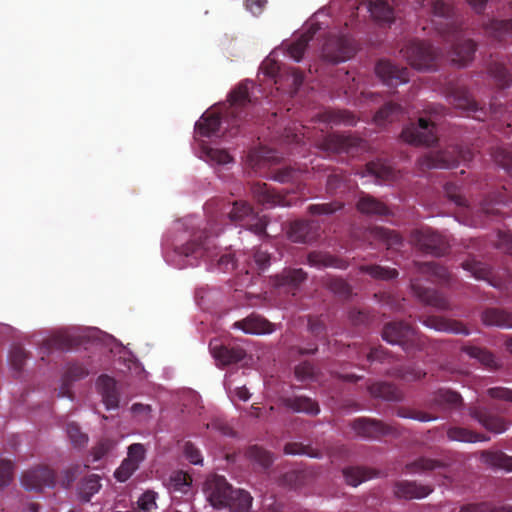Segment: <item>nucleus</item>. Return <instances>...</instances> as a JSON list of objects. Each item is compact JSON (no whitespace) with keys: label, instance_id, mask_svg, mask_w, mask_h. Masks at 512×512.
Segmentation results:
<instances>
[{"label":"nucleus","instance_id":"1a4fd4ad","mask_svg":"<svg viewBox=\"0 0 512 512\" xmlns=\"http://www.w3.org/2000/svg\"><path fill=\"white\" fill-rule=\"evenodd\" d=\"M228 218L232 223L245 226L257 235H262L266 231V221L259 218L253 207L246 201H235L228 213Z\"/></svg>","mask_w":512,"mask_h":512},{"label":"nucleus","instance_id":"bf43d9fd","mask_svg":"<svg viewBox=\"0 0 512 512\" xmlns=\"http://www.w3.org/2000/svg\"><path fill=\"white\" fill-rule=\"evenodd\" d=\"M66 432L70 442L75 448H82L88 443V435L83 433L75 422L67 424Z\"/></svg>","mask_w":512,"mask_h":512},{"label":"nucleus","instance_id":"5701e85b","mask_svg":"<svg viewBox=\"0 0 512 512\" xmlns=\"http://www.w3.org/2000/svg\"><path fill=\"white\" fill-rule=\"evenodd\" d=\"M251 193L254 199L265 206L273 207L276 205L280 206H289L291 205L290 201L286 199L285 196L280 193L275 192L270 186L266 183H254L251 186Z\"/></svg>","mask_w":512,"mask_h":512},{"label":"nucleus","instance_id":"ea45409f","mask_svg":"<svg viewBox=\"0 0 512 512\" xmlns=\"http://www.w3.org/2000/svg\"><path fill=\"white\" fill-rule=\"evenodd\" d=\"M371 396L388 401H399L402 398L401 391L388 382H375L368 386Z\"/></svg>","mask_w":512,"mask_h":512},{"label":"nucleus","instance_id":"393cba45","mask_svg":"<svg viewBox=\"0 0 512 512\" xmlns=\"http://www.w3.org/2000/svg\"><path fill=\"white\" fill-rule=\"evenodd\" d=\"M99 393L102 396L106 408L115 409L119 405V394L115 380L108 375H101L96 382Z\"/></svg>","mask_w":512,"mask_h":512},{"label":"nucleus","instance_id":"7ed1b4c3","mask_svg":"<svg viewBox=\"0 0 512 512\" xmlns=\"http://www.w3.org/2000/svg\"><path fill=\"white\" fill-rule=\"evenodd\" d=\"M473 159V152L468 147L449 146L444 150L429 152L423 155L418 164L422 170L426 169H450L461 162H469Z\"/></svg>","mask_w":512,"mask_h":512},{"label":"nucleus","instance_id":"09e8293b","mask_svg":"<svg viewBox=\"0 0 512 512\" xmlns=\"http://www.w3.org/2000/svg\"><path fill=\"white\" fill-rule=\"evenodd\" d=\"M445 464L439 460L420 457L408 464L405 469L408 473H425L444 468Z\"/></svg>","mask_w":512,"mask_h":512},{"label":"nucleus","instance_id":"338daca9","mask_svg":"<svg viewBox=\"0 0 512 512\" xmlns=\"http://www.w3.org/2000/svg\"><path fill=\"white\" fill-rule=\"evenodd\" d=\"M26 358L27 353L23 347L19 345H15L12 347L9 354V360L14 370L20 372L23 369Z\"/></svg>","mask_w":512,"mask_h":512},{"label":"nucleus","instance_id":"f8f14e48","mask_svg":"<svg viewBox=\"0 0 512 512\" xmlns=\"http://www.w3.org/2000/svg\"><path fill=\"white\" fill-rule=\"evenodd\" d=\"M350 426L358 436L366 439H378L382 436L397 433V429L393 425L366 417L356 418Z\"/></svg>","mask_w":512,"mask_h":512},{"label":"nucleus","instance_id":"774afa93","mask_svg":"<svg viewBox=\"0 0 512 512\" xmlns=\"http://www.w3.org/2000/svg\"><path fill=\"white\" fill-rule=\"evenodd\" d=\"M156 496L154 491L144 492L137 501L138 512H153L157 508Z\"/></svg>","mask_w":512,"mask_h":512},{"label":"nucleus","instance_id":"c03bdc74","mask_svg":"<svg viewBox=\"0 0 512 512\" xmlns=\"http://www.w3.org/2000/svg\"><path fill=\"white\" fill-rule=\"evenodd\" d=\"M375 475L374 470L365 467L351 466L343 469V476L346 483L354 487L373 478Z\"/></svg>","mask_w":512,"mask_h":512},{"label":"nucleus","instance_id":"6e6d98bb","mask_svg":"<svg viewBox=\"0 0 512 512\" xmlns=\"http://www.w3.org/2000/svg\"><path fill=\"white\" fill-rule=\"evenodd\" d=\"M325 286L335 295L341 298H348L352 293L351 286L340 277L330 276L325 280Z\"/></svg>","mask_w":512,"mask_h":512},{"label":"nucleus","instance_id":"a19ab883","mask_svg":"<svg viewBox=\"0 0 512 512\" xmlns=\"http://www.w3.org/2000/svg\"><path fill=\"white\" fill-rule=\"evenodd\" d=\"M100 480L99 475L90 474L79 482L77 493L81 501L89 502L91 498L99 492L102 487Z\"/></svg>","mask_w":512,"mask_h":512},{"label":"nucleus","instance_id":"4d7b16f0","mask_svg":"<svg viewBox=\"0 0 512 512\" xmlns=\"http://www.w3.org/2000/svg\"><path fill=\"white\" fill-rule=\"evenodd\" d=\"M488 72L496 80L497 84L500 87L504 88L509 86L511 77L507 68L502 63H491L489 65Z\"/></svg>","mask_w":512,"mask_h":512},{"label":"nucleus","instance_id":"ddd939ff","mask_svg":"<svg viewBox=\"0 0 512 512\" xmlns=\"http://www.w3.org/2000/svg\"><path fill=\"white\" fill-rule=\"evenodd\" d=\"M21 484L26 490L40 492L55 485V473L47 466H38L23 473Z\"/></svg>","mask_w":512,"mask_h":512},{"label":"nucleus","instance_id":"4c0bfd02","mask_svg":"<svg viewBox=\"0 0 512 512\" xmlns=\"http://www.w3.org/2000/svg\"><path fill=\"white\" fill-rule=\"evenodd\" d=\"M481 460L488 466L512 472V456L502 451H488L481 453Z\"/></svg>","mask_w":512,"mask_h":512},{"label":"nucleus","instance_id":"4be33fe9","mask_svg":"<svg viewBox=\"0 0 512 512\" xmlns=\"http://www.w3.org/2000/svg\"><path fill=\"white\" fill-rule=\"evenodd\" d=\"M233 327L242 330L246 334L263 335L270 334L275 330L274 324L261 315L252 313L246 318L236 321Z\"/></svg>","mask_w":512,"mask_h":512},{"label":"nucleus","instance_id":"052dcab7","mask_svg":"<svg viewBox=\"0 0 512 512\" xmlns=\"http://www.w3.org/2000/svg\"><path fill=\"white\" fill-rule=\"evenodd\" d=\"M169 485L174 492L186 493L191 485V478L183 471H176L170 477Z\"/></svg>","mask_w":512,"mask_h":512},{"label":"nucleus","instance_id":"680f3d73","mask_svg":"<svg viewBox=\"0 0 512 512\" xmlns=\"http://www.w3.org/2000/svg\"><path fill=\"white\" fill-rule=\"evenodd\" d=\"M492 157L497 165L512 176V151L499 147L494 150Z\"/></svg>","mask_w":512,"mask_h":512},{"label":"nucleus","instance_id":"cd10ccee","mask_svg":"<svg viewBox=\"0 0 512 512\" xmlns=\"http://www.w3.org/2000/svg\"><path fill=\"white\" fill-rule=\"evenodd\" d=\"M461 351L470 358L477 360L487 369L497 370L501 367L495 355L486 348L467 344L461 347Z\"/></svg>","mask_w":512,"mask_h":512},{"label":"nucleus","instance_id":"13d9d810","mask_svg":"<svg viewBox=\"0 0 512 512\" xmlns=\"http://www.w3.org/2000/svg\"><path fill=\"white\" fill-rule=\"evenodd\" d=\"M396 415L401 418H408L418 420L420 422H430L436 420L437 417L421 410L412 409L408 407H398L396 409Z\"/></svg>","mask_w":512,"mask_h":512},{"label":"nucleus","instance_id":"bb28decb","mask_svg":"<svg viewBox=\"0 0 512 512\" xmlns=\"http://www.w3.org/2000/svg\"><path fill=\"white\" fill-rule=\"evenodd\" d=\"M433 489L415 481H400L395 484V495L404 499H421L428 496Z\"/></svg>","mask_w":512,"mask_h":512},{"label":"nucleus","instance_id":"c9c22d12","mask_svg":"<svg viewBox=\"0 0 512 512\" xmlns=\"http://www.w3.org/2000/svg\"><path fill=\"white\" fill-rule=\"evenodd\" d=\"M357 209L362 213L370 216H386L390 214L389 208L381 201L364 194L357 202Z\"/></svg>","mask_w":512,"mask_h":512},{"label":"nucleus","instance_id":"a18cd8bd","mask_svg":"<svg viewBox=\"0 0 512 512\" xmlns=\"http://www.w3.org/2000/svg\"><path fill=\"white\" fill-rule=\"evenodd\" d=\"M402 114L403 110L400 105L388 102L376 112L374 121L377 125L382 126L388 122L398 120Z\"/></svg>","mask_w":512,"mask_h":512},{"label":"nucleus","instance_id":"dca6fc26","mask_svg":"<svg viewBox=\"0 0 512 512\" xmlns=\"http://www.w3.org/2000/svg\"><path fill=\"white\" fill-rule=\"evenodd\" d=\"M461 395L451 389H439L435 391L428 400L426 406L432 411H451L462 406Z\"/></svg>","mask_w":512,"mask_h":512},{"label":"nucleus","instance_id":"72a5a7b5","mask_svg":"<svg viewBox=\"0 0 512 512\" xmlns=\"http://www.w3.org/2000/svg\"><path fill=\"white\" fill-rule=\"evenodd\" d=\"M464 270L471 273L477 280H485L494 287H500V283L494 279L492 270L484 263L475 259H469L462 263Z\"/></svg>","mask_w":512,"mask_h":512},{"label":"nucleus","instance_id":"8fccbe9b","mask_svg":"<svg viewBox=\"0 0 512 512\" xmlns=\"http://www.w3.org/2000/svg\"><path fill=\"white\" fill-rule=\"evenodd\" d=\"M366 171L381 181H390L395 179V171L380 160L371 161L366 164Z\"/></svg>","mask_w":512,"mask_h":512},{"label":"nucleus","instance_id":"de8ad7c7","mask_svg":"<svg viewBox=\"0 0 512 512\" xmlns=\"http://www.w3.org/2000/svg\"><path fill=\"white\" fill-rule=\"evenodd\" d=\"M359 271L368 274L375 280H391L397 278L399 275L396 269L378 264L361 265L359 266Z\"/></svg>","mask_w":512,"mask_h":512},{"label":"nucleus","instance_id":"39448f33","mask_svg":"<svg viewBox=\"0 0 512 512\" xmlns=\"http://www.w3.org/2000/svg\"><path fill=\"white\" fill-rule=\"evenodd\" d=\"M228 101L230 106L226 110L225 120L230 126V134L234 136L238 133V128L242 121L248 116L247 108L251 104L248 86L246 84H240L231 91Z\"/></svg>","mask_w":512,"mask_h":512},{"label":"nucleus","instance_id":"20e7f679","mask_svg":"<svg viewBox=\"0 0 512 512\" xmlns=\"http://www.w3.org/2000/svg\"><path fill=\"white\" fill-rule=\"evenodd\" d=\"M400 52L410 66L416 70L431 71L437 67L436 50L428 42L410 40Z\"/></svg>","mask_w":512,"mask_h":512},{"label":"nucleus","instance_id":"412c9836","mask_svg":"<svg viewBox=\"0 0 512 512\" xmlns=\"http://www.w3.org/2000/svg\"><path fill=\"white\" fill-rule=\"evenodd\" d=\"M319 236V225L314 221L296 220L290 224L288 237L296 243H311Z\"/></svg>","mask_w":512,"mask_h":512},{"label":"nucleus","instance_id":"79ce46f5","mask_svg":"<svg viewBox=\"0 0 512 512\" xmlns=\"http://www.w3.org/2000/svg\"><path fill=\"white\" fill-rule=\"evenodd\" d=\"M447 437L453 441H461L468 443L486 442L490 440L489 436L474 432L464 427L449 428L447 431Z\"/></svg>","mask_w":512,"mask_h":512},{"label":"nucleus","instance_id":"3c124183","mask_svg":"<svg viewBox=\"0 0 512 512\" xmlns=\"http://www.w3.org/2000/svg\"><path fill=\"white\" fill-rule=\"evenodd\" d=\"M89 374L88 370L81 364L74 363L68 366L64 377L63 387L60 392L61 396H64L69 391V384L73 381L80 380Z\"/></svg>","mask_w":512,"mask_h":512},{"label":"nucleus","instance_id":"58836bf2","mask_svg":"<svg viewBox=\"0 0 512 512\" xmlns=\"http://www.w3.org/2000/svg\"><path fill=\"white\" fill-rule=\"evenodd\" d=\"M484 28L490 37L498 41H504L512 36V19H492L485 24Z\"/></svg>","mask_w":512,"mask_h":512},{"label":"nucleus","instance_id":"f3484780","mask_svg":"<svg viewBox=\"0 0 512 512\" xmlns=\"http://www.w3.org/2000/svg\"><path fill=\"white\" fill-rule=\"evenodd\" d=\"M468 413L471 418L479 422L489 432L501 434L507 430V423L504 418L492 414L486 407L470 406Z\"/></svg>","mask_w":512,"mask_h":512},{"label":"nucleus","instance_id":"69168bd1","mask_svg":"<svg viewBox=\"0 0 512 512\" xmlns=\"http://www.w3.org/2000/svg\"><path fill=\"white\" fill-rule=\"evenodd\" d=\"M139 468L135 463H133L128 458H125L121 465L115 470L114 477L119 482H125L127 481L132 474Z\"/></svg>","mask_w":512,"mask_h":512},{"label":"nucleus","instance_id":"2eb2a0df","mask_svg":"<svg viewBox=\"0 0 512 512\" xmlns=\"http://www.w3.org/2000/svg\"><path fill=\"white\" fill-rule=\"evenodd\" d=\"M375 73L383 84L396 87L409 81V70L400 67L390 60H379L375 65Z\"/></svg>","mask_w":512,"mask_h":512},{"label":"nucleus","instance_id":"a878e982","mask_svg":"<svg viewBox=\"0 0 512 512\" xmlns=\"http://www.w3.org/2000/svg\"><path fill=\"white\" fill-rule=\"evenodd\" d=\"M307 262L310 266L318 269L332 267L344 270L348 267L346 260L324 251L310 252L307 255Z\"/></svg>","mask_w":512,"mask_h":512},{"label":"nucleus","instance_id":"a211bd4d","mask_svg":"<svg viewBox=\"0 0 512 512\" xmlns=\"http://www.w3.org/2000/svg\"><path fill=\"white\" fill-rule=\"evenodd\" d=\"M210 352L218 365L228 366L242 361L246 351L240 346H226L218 340H212L209 344Z\"/></svg>","mask_w":512,"mask_h":512},{"label":"nucleus","instance_id":"e433bc0d","mask_svg":"<svg viewBox=\"0 0 512 512\" xmlns=\"http://www.w3.org/2000/svg\"><path fill=\"white\" fill-rule=\"evenodd\" d=\"M369 237L386 244L388 249L397 250L402 245V237L394 230L384 227H373L369 230Z\"/></svg>","mask_w":512,"mask_h":512},{"label":"nucleus","instance_id":"6ab92c4d","mask_svg":"<svg viewBox=\"0 0 512 512\" xmlns=\"http://www.w3.org/2000/svg\"><path fill=\"white\" fill-rule=\"evenodd\" d=\"M411 290L413 294L424 304L435 307L439 310L450 309L448 299L434 289L424 287L419 279L411 280Z\"/></svg>","mask_w":512,"mask_h":512},{"label":"nucleus","instance_id":"f257e3e1","mask_svg":"<svg viewBox=\"0 0 512 512\" xmlns=\"http://www.w3.org/2000/svg\"><path fill=\"white\" fill-rule=\"evenodd\" d=\"M177 252L195 260L203 259L212 269L228 272L235 268L236 260L232 253H221L206 230L193 233L191 239L177 248Z\"/></svg>","mask_w":512,"mask_h":512},{"label":"nucleus","instance_id":"f03ea898","mask_svg":"<svg viewBox=\"0 0 512 512\" xmlns=\"http://www.w3.org/2000/svg\"><path fill=\"white\" fill-rule=\"evenodd\" d=\"M204 493L209 503L217 509L228 508L230 512H248L251 495L242 489H233L224 476L212 475L204 483Z\"/></svg>","mask_w":512,"mask_h":512},{"label":"nucleus","instance_id":"7c9ffc66","mask_svg":"<svg viewBox=\"0 0 512 512\" xmlns=\"http://www.w3.org/2000/svg\"><path fill=\"white\" fill-rule=\"evenodd\" d=\"M481 320L486 326L512 329V313L501 308H487L481 314Z\"/></svg>","mask_w":512,"mask_h":512},{"label":"nucleus","instance_id":"9b49d317","mask_svg":"<svg viewBox=\"0 0 512 512\" xmlns=\"http://www.w3.org/2000/svg\"><path fill=\"white\" fill-rule=\"evenodd\" d=\"M411 242L421 251L435 256H442L448 250L446 239L429 228L412 232Z\"/></svg>","mask_w":512,"mask_h":512},{"label":"nucleus","instance_id":"b1692460","mask_svg":"<svg viewBox=\"0 0 512 512\" xmlns=\"http://www.w3.org/2000/svg\"><path fill=\"white\" fill-rule=\"evenodd\" d=\"M431 11L435 17L445 20L444 27H438L439 32L445 37L450 33H457L460 28L458 21L454 18L452 7L443 0H434L431 3Z\"/></svg>","mask_w":512,"mask_h":512},{"label":"nucleus","instance_id":"5fc2aeb1","mask_svg":"<svg viewBox=\"0 0 512 512\" xmlns=\"http://www.w3.org/2000/svg\"><path fill=\"white\" fill-rule=\"evenodd\" d=\"M324 120L332 124H345L354 126L357 122L356 117L347 110H329L323 115Z\"/></svg>","mask_w":512,"mask_h":512},{"label":"nucleus","instance_id":"0e129e2a","mask_svg":"<svg viewBox=\"0 0 512 512\" xmlns=\"http://www.w3.org/2000/svg\"><path fill=\"white\" fill-rule=\"evenodd\" d=\"M343 203L333 201L329 203L312 204L308 207V212L311 215H330L342 209Z\"/></svg>","mask_w":512,"mask_h":512},{"label":"nucleus","instance_id":"9d476101","mask_svg":"<svg viewBox=\"0 0 512 512\" xmlns=\"http://www.w3.org/2000/svg\"><path fill=\"white\" fill-rule=\"evenodd\" d=\"M447 98L456 108L466 111L475 119L483 121L487 117V111L471 97L465 86L450 83L447 87Z\"/></svg>","mask_w":512,"mask_h":512},{"label":"nucleus","instance_id":"2f4dec72","mask_svg":"<svg viewBox=\"0 0 512 512\" xmlns=\"http://www.w3.org/2000/svg\"><path fill=\"white\" fill-rule=\"evenodd\" d=\"M221 126V116L216 112H206L195 124L196 134L211 137L218 134Z\"/></svg>","mask_w":512,"mask_h":512},{"label":"nucleus","instance_id":"864d4df0","mask_svg":"<svg viewBox=\"0 0 512 512\" xmlns=\"http://www.w3.org/2000/svg\"><path fill=\"white\" fill-rule=\"evenodd\" d=\"M246 456L264 469L268 468L273 462L272 454L258 445L250 446L246 450Z\"/></svg>","mask_w":512,"mask_h":512},{"label":"nucleus","instance_id":"f704fd0d","mask_svg":"<svg viewBox=\"0 0 512 512\" xmlns=\"http://www.w3.org/2000/svg\"><path fill=\"white\" fill-rule=\"evenodd\" d=\"M417 271L428 277V280L435 283H447L450 280V273L447 268L436 262L417 263Z\"/></svg>","mask_w":512,"mask_h":512},{"label":"nucleus","instance_id":"603ef678","mask_svg":"<svg viewBox=\"0 0 512 512\" xmlns=\"http://www.w3.org/2000/svg\"><path fill=\"white\" fill-rule=\"evenodd\" d=\"M508 202L509 198L506 192L499 191L483 200L481 203V211L487 216L495 215L498 212L495 205H506Z\"/></svg>","mask_w":512,"mask_h":512},{"label":"nucleus","instance_id":"49530a36","mask_svg":"<svg viewBox=\"0 0 512 512\" xmlns=\"http://www.w3.org/2000/svg\"><path fill=\"white\" fill-rule=\"evenodd\" d=\"M314 34L315 31L310 30L301 34L297 39L289 44L287 49L288 55L296 62H300L309 45V42L313 39Z\"/></svg>","mask_w":512,"mask_h":512},{"label":"nucleus","instance_id":"0eeeda50","mask_svg":"<svg viewBox=\"0 0 512 512\" xmlns=\"http://www.w3.org/2000/svg\"><path fill=\"white\" fill-rule=\"evenodd\" d=\"M320 148L328 154L356 156L366 148L365 141L357 136L330 134L323 138Z\"/></svg>","mask_w":512,"mask_h":512},{"label":"nucleus","instance_id":"aec40b11","mask_svg":"<svg viewBox=\"0 0 512 512\" xmlns=\"http://www.w3.org/2000/svg\"><path fill=\"white\" fill-rule=\"evenodd\" d=\"M461 29H457V33H450L446 37L454 41L452 46V61L460 66H465L473 60L476 43L471 39H460Z\"/></svg>","mask_w":512,"mask_h":512},{"label":"nucleus","instance_id":"4468645a","mask_svg":"<svg viewBox=\"0 0 512 512\" xmlns=\"http://www.w3.org/2000/svg\"><path fill=\"white\" fill-rule=\"evenodd\" d=\"M354 52L350 41L343 36L328 37L322 48L323 57L333 63L346 61Z\"/></svg>","mask_w":512,"mask_h":512},{"label":"nucleus","instance_id":"37998d69","mask_svg":"<svg viewBox=\"0 0 512 512\" xmlns=\"http://www.w3.org/2000/svg\"><path fill=\"white\" fill-rule=\"evenodd\" d=\"M369 11L379 22L391 23L394 20V10L388 0H370Z\"/></svg>","mask_w":512,"mask_h":512},{"label":"nucleus","instance_id":"473e14b6","mask_svg":"<svg viewBox=\"0 0 512 512\" xmlns=\"http://www.w3.org/2000/svg\"><path fill=\"white\" fill-rule=\"evenodd\" d=\"M307 278V273L301 268L284 269L282 273L274 278V284L277 287H288L296 289Z\"/></svg>","mask_w":512,"mask_h":512},{"label":"nucleus","instance_id":"c756f323","mask_svg":"<svg viewBox=\"0 0 512 512\" xmlns=\"http://www.w3.org/2000/svg\"><path fill=\"white\" fill-rule=\"evenodd\" d=\"M424 324L430 328H433L438 331H444L454 334H462L469 335V329L460 321L446 319L439 316H430L425 321Z\"/></svg>","mask_w":512,"mask_h":512},{"label":"nucleus","instance_id":"423d86ee","mask_svg":"<svg viewBox=\"0 0 512 512\" xmlns=\"http://www.w3.org/2000/svg\"><path fill=\"white\" fill-rule=\"evenodd\" d=\"M383 339L390 344H398L407 352L418 348L422 341L416 330L404 321L387 323L382 331Z\"/></svg>","mask_w":512,"mask_h":512},{"label":"nucleus","instance_id":"6e6552de","mask_svg":"<svg viewBox=\"0 0 512 512\" xmlns=\"http://www.w3.org/2000/svg\"><path fill=\"white\" fill-rule=\"evenodd\" d=\"M401 138L415 146H430L438 141L436 125L433 121L421 117L417 122L410 123L402 130Z\"/></svg>","mask_w":512,"mask_h":512},{"label":"nucleus","instance_id":"c85d7f7f","mask_svg":"<svg viewBox=\"0 0 512 512\" xmlns=\"http://www.w3.org/2000/svg\"><path fill=\"white\" fill-rule=\"evenodd\" d=\"M281 402L286 408L296 413L315 416L320 412L318 403L306 396L283 397Z\"/></svg>","mask_w":512,"mask_h":512},{"label":"nucleus","instance_id":"e2e57ef3","mask_svg":"<svg viewBox=\"0 0 512 512\" xmlns=\"http://www.w3.org/2000/svg\"><path fill=\"white\" fill-rule=\"evenodd\" d=\"M284 453L287 455H307L309 457L318 458L320 453L313 448L302 443L292 442L284 446Z\"/></svg>","mask_w":512,"mask_h":512}]
</instances>
